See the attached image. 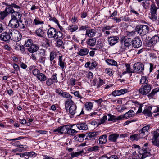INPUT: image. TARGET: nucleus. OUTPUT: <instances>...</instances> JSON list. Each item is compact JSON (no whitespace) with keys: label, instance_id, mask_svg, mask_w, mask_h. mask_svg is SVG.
Listing matches in <instances>:
<instances>
[{"label":"nucleus","instance_id":"4c0bfd02","mask_svg":"<svg viewBox=\"0 0 159 159\" xmlns=\"http://www.w3.org/2000/svg\"><path fill=\"white\" fill-rule=\"evenodd\" d=\"M159 91V88L157 87L153 90L148 95L149 97L152 98L154 95L157 92Z\"/></svg>","mask_w":159,"mask_h":159},{"label":"nucleus","instance_id":"f257e3e1","mask_svg":"<svg viewBox=\"0 0 159 159\" xmlns=\"http://www.w3.org/2000/svg\"><path fill=\"white\" fill-rule=\"evenodd\" d=\"M65 108L69 112L70 115V118L73 117V116L75 114L77 113L76 110L77 106L74 102L71 99H68L65 102Z\"/></svg>","mask_w":159,"mask_h":159},{"label":"nucleus","instance_id":"dca6fc26","mask_svg":"<svg viewBox=\"0 0 159 159\" xmlns=\"http://www.w3.org/2000/svg\"><path fill=\"white\" fill-rule=\"evenodd\" d=\"M108 40L109 45L112 46L119 42L120 39L118 36H115L108 37Z\"/></svg>","mask_w":159,"mask_h":159},{"label":"nucleus","instance_id":"052dcab7","mask_svg":"<svg viewBox=\"0 0 159 159\" xmlns=\"http://www.w3.org/2000/svg\"><path fill=\"white\" fill-rule=\"evenodd\" d=\"M39 54L40 55V56H45V51L42 48L40 49L39 51Z\"/></svg>","mask_w":159,"mask_h":159},{"label":"nucleus","instance_id":"9d476101","mask_svg":"<svg viewBox=\"0 0 159 159\" xmlns=\"http://www.w3.org/2000/svg\"><path fill=\"white\" fill-rule=\"evenodd\" d=\"M132 39L128 37L125 36L121 38L120 41L122 44L127 47L130 46L131 43H132Z\"/></svg>","mask_w":159,"mask_h":159},{"label":"nucleus","instance_id":"393cba45","mask_svg":"<svg viewBox=\"0 0 159 159\" xmlns=\"http://www.w3.org/2000/svg\"><path fill=\"white\" fill-rule=\"evenodd\" d=\"M96 33V31L94 29H88L86 30L85 35H88L89 37H92L95 36Z\"/></svg>","mask_w":159,"mask_h":159},{"label":"nucleus","instance_id":"39448f33","mask_svg":"<svg viewBox=\"0 0 159 159\" xmlns=\"http://www.w3.org/2000/svg\"><path fill=\"white\" fill-rule=\"evenodd\" d=\"M159 8L157 7L154 4H152L151 6L150 18L153 21H155L157 19V9Z\"/></svg>","mask_w":159,"mask_h":159},{"label":"nucleus","instance_id":"1a4fd4ad","mask_svg":"<svg viewBox=\"0 0 159 159\" xmlns=\"http://www.w3.org/2000/svg\"><path fill=\"white\" fill-rule=\"evenodd\" d=\"M68 125H65L61 126L53 130L54 132H57L58 133L60 134H66V132L68 127Z\"/></svg>","mask_w":159,"mask_h":159},{"label":"nucleus","instance_id":"2eb2a0df","mask_svg":"<svg viewBox=\"0 0 159 159\" xmlns=\"http://www.w3.org/2000/svg\"><path fill=\"white\" fill-rule=\"evenodd\" d=\"M132 45L135 48H138L140 47L142 44V42L139 38L136 37L132 39Z\"/></svg>","mask_w":159,"mask_h":159},{"label":"nucleus","instance_id":"e433bc0d","mask_svg":"<svg viewBox=\"0 0 159 159\" xmlns=\"http://www.w3.org/2000/svg\"><path fill=\"white\" fill-rule=\"evenodd\" d=\"M99 149V147L98 146L95 145L88 148L87 150L89 152H95L98 151Z\"/></svg>","mask_w":159,"mask_h":159},{"label":"nucleus","instance_id":"13d9d810","mask_svg":"<svg viewBox=\"0 0 159 159\" xmlns=\"http://www.w3.org/2000/svg\"><path fill=\"white\" fill-rule=\"evenodd\" d=\"M56 55L54 52H51L50 53V60L51 62L56 57Z\"/></svg>","mask_w":159,"mask_h":159},{"label":"nucleus","instance_id":"58836bf2","mask_svg":"<svg viewBox=\"0 0 159 159\" xmlns=\"http://www.w3.org/2000/svg\"><path fill=\"white\" fill-rule=\"evenodd\" d=\"M8 15V14L5 9L3 11H1L0 12V19L2 20H3Z\"/></svg>","mask_w":159,"mask_h":159},{"label":"nucleus","instance_id":"8fccbe9b","mask_svg":"<svg viewBox=\"0 0 159 159\" xmlns=\"http://www.w3.org/2000/svg\"><path fill=\"white\" fill-rule=\"evenodd\" d=\"M152 142L154 145L159 147V140L157 139L152 138Z\"/></svg>","mask_w":159,"mask_h":159},{"label":"nucleus","instance_id":"338daca9","mask_svg":"<svg viewBox=\"0 0 159 159\" xmlns=\"http://www.w3.org/2000/svg\"><path fill=\"white\" fill-rule=\"evenodd\" d=\"M97 65V64L95 61H94L92 62L91 64H90V66L89 67V69H93L94 68H95L96 67V66Z\"/></svg>","mask_w":159,"mask_h":159},{"label":"nucleus","instance_id":"a19ab883","mask_svg":"<svg viewBox=\"0 0 159 159\" xmlns=\"http://www.w3.org/2000/svg\"><path fill=\"white\" fill-rule=\"evenodd\" d=\"M55 39H62L63 38V35L61 31L56 32Z\"/></svg>","mask_w":159,"mask_h":159},{"label":"nucleus","instance_id":"c03bdc74","mask_svg":"<svg viewBox=\"0 0 159 159\" xmlns=\"http://www.w3.org/2000/svg\"><path fill=\"white\" fill-rule=\"evenodd\" d=\"M148 135V133L147 132H144V131H142L141 130L139 131V138H145L146 136Z\"/></svg>","mask_w":159,"mask_h":159},{"label":"nucleus","instance_id":"4468645a","mask_svg":"<svg viewBox=\"0 0 159 159\" xmlns=\"http://www.w3.org/2000/svg\"><path fill=\"white\" fill-rule=\"evenodd\" d=\"M159 41V37L157 35H155L150 40L148 43V47H151L154 46Z\"/></svg>","mask_w":159,"mask_h":159},{"label":"nucleus","instance_id":"c756f323","mask_svg":"<svg viewBox=\"0 0 159 159\" xmlns=\"http://www.w3.org/2000/svg\"><path fill=\"white\" fill-rule=\"evenodd\" d=\"M76 126L80 130H86L88 129V126L85 123L78 124Z\"/></svg>","mask_w":159,"mask_h":159},{"label":"nucleus","instance_id":"7ed1b4c3","mask_svg":"<svg viewBox=\"0 0 159 159\" xmlns=\"http://www.w3.org/2000/svg\"><path fill=\"white\" fill-rule=\"evenodd\" d=\"M3 4L5 5L6 6L5 9L8 15H11L13 12H14L15 10L14 8L16 10L19 9V11L21 9V7L20 6L16 5L14 3H12L11 4H9L8 3L4 2Z\"/></svg>","mask_w":159,"mask_h":159},{"label":"nucleus","instance_id":"b1692460","mask_svg":"<svg viewBox=\"0 0 159 159\" xmlns=\"http://www.w3.org/2000/svg\"><path fill=\"white\" fill-rule=\"evenodd\" d=\"M58 60V64L60 67L63 70L64 68H66V63L65 60L62 59L61 56H59Z\"/></svg>","mask_w":159,"mask_h":159},{"label":"nucleus","instance_id":"7c9ffc66","mask_svg":"<svg viewBox=\"0 0 159 159\" xmlns=\"http://www.w3.org/2000/svg\"><path fill=\"white\" fill-rule=\"evenodd\" d=\"M36 34L39 37H44L45 32L41 28H38L35 32Z\"/></svg>","mask_w":159,"mask_h":159},{"label":"nucleus","instance_id":"f03ea898","mask_svg":"<svg viewBox=\"0 0 159 159\" xmlns=\"http://www.w3.org/2000/svg\"><path fill=\"white\" fill-rule=\"evenodd\" d=\"M149 30V27L146 25L139 24L137 25L135 30L142 37H143L148 32Z\"/></svg>","mask_w":159,"mask_h":159},{"label":"nucleus","instance_id":"3c124183","mask_svg":"<svg viewBox=\"0 0 159 159\" xmlns=\"http://www.w3.org/2000/svg\"><path fill=\"white\" fill-rule=\"evenodd\" d=\"M107 120V117L106 115H104L103 117L100 119V122H98V125H100L104 124Z\"/></svg>","mask_w":159,"mask_h":159},{"label":"nucleus","instance_id":"72a5a7b5","mask_svg":"<svg viewBox=\"0 0 159 159\" xmlns=\"http://www.w3.org/2000/svg\"><path fill=\"white\" fill-rule=\"evenodd\" d=\"M37 78L41 82L47 80V77L44 74L41 73H40L39 74V75L37 76Z\"/></svg>","mask_w":159,"mask_h":159},{"label":"nucleus","instance_id":"e2e57ef3","mask_svg":"<svg viewBox=\"0 0 159 159\" xmlns=\"http://www.w3.org/2000/svg\"><path fill=\"white\" fill-rule=\"evenodd\" d=\"M33 74L36 76L39 75V74L40 73L39 71L37 69H34L32 71Z\"/></svg>","mask_w":159,"mask_h":159},{"label":"nucleus","instance_id":"680f3d73","mask_svg":"<svg viewBox=\"0 0 159 159\" xmlns=\"http://www.w3.org/2000/svg\"><path fill=\"white\" fill-rule=\"evenodd\" d=\"M82 151H80L79 152H76L75 153L72 152L71 153V157H77L80 155L82 153Z\"/></svg>","mask_w":159,"mask_h":159},{"label":"nucleus","instance_id":"2f4dec72","mask_svg":"<svg viewBox=\"0 0 159 159\" xmlns=\"http://www.w3.org/2000/svg\"><path fill=\"white\" fill-rule=\"evenodd\" d=\"M85 136H86V134H84L77 135L75 136V140L80 142H82L84 140Z\"/></svg>","mask_w":159,"mask_h":159},{"label":"nucleus","instance_id":"0e129e2a","mask_svg":"<svg viewBox=\"0 0 159 159\" xmlns=\"http://www.w3.org/2000/svg\"><path fill=\"white\" fill-rule=\"evenodd\" d=\"M150 128L149 125H147L143 127L140 130L142 131H144V132H147L148 133V130H149Z\"/></svg>","mask_w":159,"mask_h":159},{"label":"nucleus","instance_id":"423d86ee","mask_svg":"<svg viewBox=\"0 0 159 159\" xmlns=\"http://www.w3.org/2000/svg\"><path fill=\"white\" fill-rule=\"evenodd\" d=\"M152 87L149 84L142 85L139 89V93L142 95H146L150 92Z\"/></svg>","mask_w":159,"mask_h":159},{"label":"nucleus","instance_id":"6e6d98bb","mask_svg":"<svg viewBox=\"0 0 159 159\" xmlns=\"http://www.w3.org/2000/svg\"><path fill=\"white\" fill-rule=\"evenodd\" d=\"M119 92L120 94V96L121 95H123L125 93L128 92V90L127 89H124L120 90H119Z\"/></svg>","mask_w":159,"mask_h":159},{"label":"nucleus","instance_id":"f3484780","mask_svg":"<svg viewBox=\"0 0 159 159\" xmlns=\"http://www.w3.org/2000/svg\"><path fill=\"white\" fill-rule=\"evenodd\" d=\"M86 136L89 138V140L93 141L99 135L98 132H92L86 134Z\"/></svg>","mask_w":159,"mask_h":159},{"label":"nucleus","instance_id":"9b49d317","mask_svg":"<svg viewBox=\"0 0 159 159\" xmlns=\"http://www.w3.org/2000/svg\"><path fill=\"white\" fill-rule=\"evenodd\" d=\"M20 20L11 18L10 20L8 26L12 28L17 29L19 26V22Z\"/></svg>","mask_w":159,"mask_h":159},{"label":"nucleus","instance_id":"a211bd4d","mask_svg":"<svg viewBox=\"0 0 159 159\" xmlns=\"http://www.w3.org/2000/svg\"><path fill=\"white\" fill-rule=\"evenodd\" d=\"M152 109V106H148L145 107L143 113L145 115H147L149 117L152 116V112H151Z\"/></svg>","mask_w":159,"mask_h":159},{"label":"nucleus","instance_id":"f8f14e48","mask_svg":"<svg viewBox=\"0 0 159 159\" xmlns=\"http://www.w3.org/2000/svg\"><path fill=\"white\" fill-rule=\"evenodd\" d=\"M138 150L143 151V154L145 155L146 157L149 156L151 155L150 153V149H149V145L147 143H146L143 145L141 149H139Z\"/></svg>","mask_w":159,"mask_h":159},{"label":"nucleus","instance_id":"09e8293b","mask_svg":"<svg viewBox=\"0 0 159 159\" xmlns=\"http://www.w3.org/2000/svg\"><path fill=\"white\" fill-rule=\"evenodd\" d=\"M34 24L35 25H38L39 24H44V22L41 21L38 18H36L34 20Z\"/></svg>","mask_w":159,"mask_h":159},{"label":"nucleus","instance_id":"c85d7f7f","mask_svg":"<svg viewBox=\"0 0 159 159\" xmlns=\"http://www.w3.org/2000/svg\"><path fill=\"white\" fill-rule=\"evenodd\" d=\"M125 66L126 67V71L122 72V75H124L127 73H134V70L131 69L130 66L129 64H125Z\"/></svg>","mask_w":159,"mask_h":159},{"label":"nucleus","instance_id":"5701e85b","mask_svg":"<svg viewBox=\"0 0 159 159\" xmlns=\"http://www.w3.org/2000/svg\"><path fill=\"white\" fill-rule=\"evenodd\" d=\"M119 136V134L117 133L111 134L108 136V140L111 142L116 143Z\"/></svg>","mask_w":159,"mask_h":159},{"label":"nucleus","instance_id":"4d7b16f0","mask_svg":"<svg viewBox=\"0 0 159 159\" xmlns=\"http://www.w3.org/2000/svg\"><path fill=\"white\" fill-rule=\"evenodd\" d=\"M45 56H40L38 60L39 61L40 63H42L43 64H44L46 58V57Z\"/></svg>","mask_w":159,"mask_h":159},{"label":"nucleus","instance_id":"20e7f679","mask_svg":"<svg viewBox=\"0 0 159 159\" xmlns=\"http://www.w3.org/2000/svg\"><path fill=\"white\" fill-rule=\"evenodd\" d=\"M9 33L11 34V39L15 42H18L21 38V35L18 30L11 29L9 30Z\"/></svg>","mask_w":159,"mask_h":159},{"label":"nucleus","instance_id":"37998d69","mask_svg":"<svg viewBox=\"0 0 159 159\" xmlns=\"http://www.w3.org/2000/svg\"><path fill=\"white\" fill-rule=\"evenodd\" d=\"M78 28V27L76 25H72L68 27V30L71 32H73L76 30Z\"/></svg>","mask_w":159,"mask_h":159},{"label":"nucleus","instance_id":"49530a36","mask_svg":"<svg viewBox=\"0 0 159 159\" xmlns=\"http://www.w3.org/2000/svg\"><path fill=\"white\" fill-rule=\"evenodd\" d=\"M85 107L87 110H90L93 107V104L90 102H86L85 104Z\"/></svg>","mask_w":159,"mask_h":159},{"label":"nucleus","instance_id":"774afa93","mask_svg":"<svg viewBox=\"0 0 159 159\" xmlns=\"http://www.w3.org/2000/svg\"><path fill=\"white\" fill-rule=\"evenodd\" d=\"M53 83H54L52 81V80L50 78H48L46 81V84L48 86H50Z\"/></svg>","mask_w":159,"mask_h":159},{"label":"nucleus","instance_id":"c9c22d12","mask_svg":"<svg viewBox=\"0 0 159 159\" xmlns=\"http://www.w3.org/2000/svg\"><path fill=\"white\" fill-rule=\"evenodd\" d=\"M105 61L109 65L117 66V62L113 59H107Z\"/></svg>","mask_w":159,"mask_h":159},{"label":"nucleus","instance_id":"473e14b6","mask_svg":"<svg viewBox=\"0 0 159 159\" xmlns=\"http://www.w3.org/2000/svg\"><path fill=\"white\" fill-rule=\"evenodd\" d=\"M96 39L95 38L91 37L87 41L88 44L90 46H93L95 45Z\"/></svg>","mask_w":159,"mask_h":159},{"label":"nucleus","instance_id":"864d4df0","mask_svg":"<svg viewBox=\"0 0 159 159\" xmlns=\"http://www.w3.org/2000/svg\"><path fill=\"white\" fill-rule=\"evenodd\" d=\"M20 23H19V26L20 29L24 30L25 28H26V25L24 23H23L22 21L20 20Z\"/></svg>","mask_w":159,"mask_h":159},{"label":"nucleus","instance_id":"bb28decb","mask_svg":"<svg viewBox=\"0 0 159 159\" xmlns=\"http://www.w3.org/2000/svg\"><path fill=\"white\" fill-rule=\"evenodd\" d=\"M107 137L106 134L101 136L99 138V143L103 144L106 143L107 141Z\"/></svg>","mask_w":159,"mask_h":159},{"label":"nucleus","instance_id":"aec40b11","mask_svg":"<svg viewBox=\"0 0 159 159\" xmlns=\"http://www.w3.org/2000/svg\"><path fill=\"white\" fill-rule=\"evenodd\" d=\"M39 48V45L33 43L31 47L28 48V50L30 53H34L37 52Z\"/></svg>","mask_w":159,"mask_h":159},{"label":"nucleus","instance_id":"6e6552de","mask_svg":"<svg viewBox=\"0 0 159 159\" xmlns=\"http://www.w3.org/2000/svg\"><path fill=\"white\" fill-rule=\"evenodd\" d=\"M134 73H140L143 72L144 70L143 64L140 62H137L134 64L133 66Z\"/></svg>","mask_w":159,"mask_h":159},{"label":"nucleus","instance_id":"79ce46f5","mask_svg":"<svg viewBox=\"0 0 159 159\" xmlns=\"http://www.w3.org/2000/svg\"><path fill=\"white\" fill-rule=\"evenodd\" d=\"M140 83L141 84L143 85L147 84H148V80H147V78L146 76H142L140 80Z\"/></svg>","mask_w":159,"mask_h":159},{"label":"nucleus","instance_id":"0eeeda50","mask_svg":"<svg viewBox=\"0 0 159 159\" xmlns=\"http://www.w3.org/2000/svg\"><path fill=\"white\" fill-rule=\"evenodd\" d=\"M11 39V34L9 33V30L8 32H4L0 34V40L6 43H9Z\"/></svg>","mask_w":159,"mask_h":159},{"label":"nucleus","instance_id":"603ef678","mask_svg":"<svg viewBox=\"0 0 159 159\" xmlns=\"http://www.w3.org/2000/svg\"><path fill=\"white\" fill-rule=\"evenodd\" d=\"M57 75V74L55 73L52 76L51 78H50L54 83H57L58 82Z\"/></svg>","mask_w":159,"mask_h":159},{"label":"nucleus","instance_id":"ea45409f","mask_svg":"<svg viewBox=\"0 0 159 159\" xmlns=\"http://www.w3.org/2000/svg\"><path fill=\"white\" fill-rule=\"evenodd\" d=\"M108 116L110 117L108 120V121H112L113 122H115L117 120V118L115 116L110 114H108Z\"/></svg>","mask_w":159,"mask_h":159},{"label":"nucleus","instance_id":"6ab92c4d","mask_svg":"<svg viewBox=\"0 0 159 159\" xmlns=\"http://www.w3.org/2000/svg\"><path fill=\"white\" fill-rule=\"evenodd\" d=\"M143 151L138 150V154L137 156H131L129 157V159H143L147 157L143 154Z\"/></svg>","mask_w":159,"mask_h":159},{"label":"nucleus","instance_id":"ddd939ff","mask_svg":"<svg viewBox=\"0 0 159 159\" xmlns=\"http://www.w3.org/2000/svg\"><path fill=\"white\" fill-rule=\"evenodd\" d=\"M57 30L56 29L53 27H50L47 31L48 37L49 38H56V33Z\"/></svg>","mask_w":159,"mask_h":159},{"label":"nucleus","instance_id":"de8ad7c7","mask_svg":"<svg viewBox=\"0 0 159 159\" xmlns=\"http://www.w3.org/2000/svg\"><path fill=\"white\" fill-rule=\"evenodd\" d=\"M139 135L138 134H135L131 135L130 136V138L131 140L132 141H137L139 139Z\"/></svg>","mask_w":159,"mask_h":159},{"label":"nucleus","instance_id":"412c9836","mask_svg":"<svg viewBox=\"0 0 159 159\" xmlns=\"http://www.w3.org/2000/svg\"><path fill=\"white\" fill-rule=\"evenodd\" d=\"M21 10L18 9V10H16V11H14L11 15V18H13L15 19H17L18 20H21L22 17V14L20 13V11Z\"/></svg>","mask_w":159,"mask_h":159},{"label":"nucleus","instance_id":"69168bd1","mask_svg":"<svg viewBox=\"0 0 159 159\" xmlns=\"http://www.w3.org/2000/svg\"><path fill=\"white\" fill-rule=\"evenodd\" d=\"M111 94L115 97L120 96L119 90H115L113 91L111 93Z\"/></svg>","mask_w":159,"mask_h":159},{"label":"nucleus","instance_id":"bf43d9fd","mask_svg":"<svg viewBox=\"0 0 159 159\" xmlns=\"http://www.w3.org/2000/svg\"><path fill=\"white\" fill-rule=\"evenodd\" d=\"M105 72L108 74L110 76L112 75H113L112 70L110 68H107L105 70Z\"/></svg>","mask_w":159,"mask_h":159},{"label":"nucleus","instance_id":"a18cd8bd","mask_svg":"<svg viewBox=\"0 0 159 159\" xmlns=\"http://www.w3.org/2000/svg\"><path fill=\"white\" fill-rule=\"evenodd\" d=\"M33 44L32 40L30 39H28L25 41V46L26 47L30 48Z\"/></svg>","mask_w":159,"mask_h":159},{"label":"nucleus","instance_id":"4be33fe9","mask_svg":"<svg viewBox=\"0 0 159 159\" xmlns=\"http://www.w3.org/2000/svg\"><path fill=\"white\" fill-rule=\"evenodd\" d=\"M151 0H137L139 2L143 1L141 2V4L143 8L145 9H148L149 7Z\"/></svg>","mask_w":159,"mask_h":159},{"label":"nucleus","instance_id":"f704fd0d","mask_svg":"<svg viewBox=\"0 0 159 159\" xmlns=\"http://www.w3.org/2000/svg\"><path fill=\"white\" fill-rule=\"evenodd\" d=\"M134 111L132 110H130L125 114V116H126V119H127L133 117L134 116Z\"/></svg>","mask_w":159,"mask_h":159},{"label":"nucleus","instance_id":"5fc2aeb1","mask_svg":"<svg viewBox=\"0 0 159 159\" xmlns=\"http://www.w3.org/2000/svg\"><path fill=\"white\" fill-rule=\"evenodd\" d=\"M159 136V129H157L153 133V138L157 139Z\"/></svg>","mask_w":159,"mask_h":159},{"label":"nucleus","instance_id":"cd10ccee","mask_svg":"<svg viewBox=\"0 0 159 159\" xmlns=\"http://www.w3.org/2000/svg\"><path fill=\"white\" fill-rule=\"evenodd\" d=\"M89 51V50L86 48L80 49L77 54L81 56H85L88 53Z\"/></svg>","mask_w":159,"mask_h":159},{"label":"nucleus","instance_id":"a878e982","mask_svg":"<svg viewBox=\"0 0 159 159\" xmlns=\"http://www.w3.org/2000/svg\"><path fill=\"white\" fill-rule=\"evenodd\" d=\"M68 128L66 131V134L74 136L77 133V131L75 130L72 129V126H70V125H68Z\"/></svg>","mask_w":159,"mask_h":159}]
</instances>
